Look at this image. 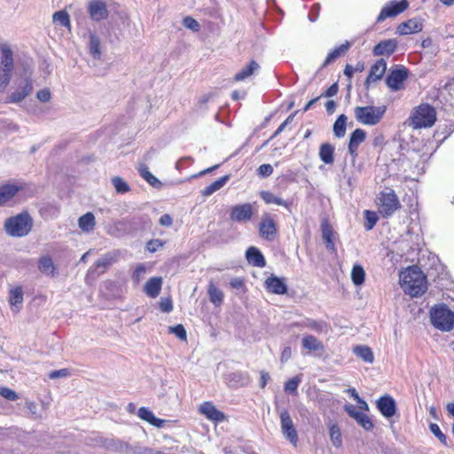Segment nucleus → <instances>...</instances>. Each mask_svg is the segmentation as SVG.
Segmentation results:
<instances>
[{
	"label": "nucleus",
	"mask_w": 454,
	"mask_h": 454,
	"mask_svg": "<svg viewBox=\"0 0 454 454\" xmlns=\"http://www.w3.org/2000/svg\"><path fill=\"white\" fill-rule=\"evenodd\" d=\"M400 286L410 296H421L427 289V278L419 267L411 266L400 273Z\"/></svg>",
	"instance_id": "f257e3e1"
},
{
	"label": "nucleus",
	"mask_w": 454,
	"mask_h": 454,
	"mask_svg": "<svg viewBox=\"0 0 454 454\" xmlns=\"http://www.w3.org/2000/svg\"><path fill=\"white\" fill-rule=\"evenodd\" d=\"M34 224L33 218L27 211L8 217L4 221V231L11 237H26L31 231Z\"/></svg>",
	"instance_id": "f03ea898"
},
{
	"label": "nucleus",
	"mask_w": 454,
	"mask_h": 454,
	"mask_svg": "<svg viewBox=\"0 0 454 454\" xmlns=\"http://www.w3.org/2000/svg\"><path fill=\"white\" fill-rule=\"evenodd\" d=\"M430 320L442 332H450L454 327V313L445 304L435 305L430 309Z\"/></svg>",
	"instance_id": "7ed1b4c3"
},
{
	"label": "nucleus",
	"mask_w": 454,
	"mask_h": 454,
	"mask_svg": "<svg viewBox=\"0 0 454 454\" xmlns=\"http://www.w3.org/2000/svg\"><path fill=\"white\" fill-rule=\"evenodd\" d=\"M436 121V112L429 104H422L414 109L410 117V125L413 129L429 128Z\"/></svg>",
	"instance_id": "20e7f679"
},
{
	"label": "nucleus",
	"mask_w": 454,
	"mask_h": 454,
	"mask_svg": "<svg viewBox=\"0 0 454 454\" xmlns=\"http://www.w3.org/2000/svg\"><path fill=\"white\" fill-rule=\"evenodd\" d=\"M386 111V106H356L354 109L356 121L361 124L369 126H374L380 123Z\"/></svg>",
	"instance_id": "39448f33"
},
{
	"label": "nucleus",
	"mask_w": 454,
	"mask_h": 454,
	"mask_svg": "<svg viewBox=\"0 0 454 454\" xmlns=\"http://www.w3.org/2000/svg\"><path fill=\"white\" fill-rule=\"evenodd\" d=\"M377 205L380 214L384 218L393 215L401 207L399 199L392 189H387L379 193Z\"/></svg>",
	"instance_id": "423d86ee"
},
{
	"label": "nucleus",
	"mask_w": 454,
	"mask_h": 454,
	"mask_svg": "<svg viewBox=\"0 0 454 454\" xmlns=\"http://www.w3.org/2000/svg\"><path fill=\"white\" fill-rule=\"evenodd\" d=\"M409 7V2L407 0H393L387 2L381 9L380 14L377 17V23H380L388 18H395L397 15L405 12Z\"/></svg>",
	"instance_id": "0eeeda50"
},
{
	"label": "nucleus",
	"mask_w": 454,
	"mask_h": 454,
	"mask_svg": "<svg viewBox=\"0 0 454 454\" xmlns=\"http://www.w3.org/2000/svg\"><path fill=\"white\" fill-rule=\"evenodd\" d=\"M33 80L30 76H26L17 82V87L7 98V103H20L24 100L33 91Z\"/></svg>",
	"instance_id": "6e6552de"
},
{
	"label": "nucleus",
	"mask_w": 454,
	"mask_h": 454,
	"mask_svg": "<svg viewBox=\"0 0 454 454\" xmlns=\"http://www.w3.org/2000/svg\"><path fill=\"white\" fill-rule=\"evenodd\" d=\"M281 432L286 439H287L294 446L297 445L298 434L294 427L293 419L286 409H283L279 412Z\"/></svg>",
	"instance_id": "1a4fd4ad"
},
{
	"label": "nucleus",
	"mask_w": 454,
	"mask_h": 454,
	"mask_svg": "<svg viewBox=\"0 0 454 454\" xmlns=\"http://www.w3.org/2000/svg\"><path fill=\"white\" fill-rule=\"evenodd\" d=\"M259 234L261 238L268 241H273L277 238V223L270 214L264 213L262 215L259 223Z\"/></svg>",
	"instance_id": "9d476101"
},
{
	"label": "nucleus",
	"mask_w": 454,
	"mask_h": 454,
	"mask_svg": "<svg viewBox=\"0 0 454 454\" xmlns=\"http://www.w3.org/2000/svg\"><path fill=\"white\" fill-rule=\"evenodd\" d=\"M408 78V69L403 66H397L391 69L386 78V84L392 91H398L403 88V82Z\"/></svg>",
	"instance_id": "9b49d317"
},
{
	"label": "nucleus",
	"mask_w": 454,
	"mask_h": 454,
	"mask_svg": "<svg viewBox=\"0 0 454 454\" xmlns=\"http://www.w3.org/2000/svg\"><path fill=\"white\" fill-rule=\"evenodd\" d=\"M115 262L116 255L114 254H106L102 258L98 259L92 267L89 269L86 275V280L89 278L95 279L103 274Z\"/></svg>",
	"instance_id": "f8f14e48"
},
{
	"label": "nucleus",
	"mask_w": 454,
	"mask_h": 454,
	"mask_svg": "<svg viewBox=\"0 0 454 454\" xmlns=\"http://www.w3.org/2000/svg\"><path fill=\"white\" fill-rule=\"evenodd\" d=\"M87 11L90 18L94 21H101L108 18L109 12L104 0H90Z\"/></svg>",
	"instance_id": "ddd939ff"
},
{
	"label": "nucleus",
	"mask_w": 454,
	"mask_h": 454,
	"mask_svg": "<svg viewBox=\"0 0 454 454\" xmlns=\"http://www.w3.org/2000/svg\"><path fill=\"white\" fill-rule=\"evenodd\" d=\"M254 215L253 205L250 203L239 204L232 207L230 218L235 222H248Z\"/></svg>",
	"instance_id": "4468645a"
},
{
	"label": "nucleus",
	"mask_w": 454,
	"mask_h": 454,
	"mask_svg": "<svg viewBox=\"0 0 454 454\" xmlns=\"http://www.w3.org/2000/svg\"><path fill=\"white\" fill-rule=\"evenodd\" d=\"M376 406L385 418H391L396 413V403L389 395L380 397L376 402Z\"/></svg>",
	"instance_id": "2eb2a0df"
},
{
	"label": "nucleus",
	"mask_w": 454,
	"mask_h": 454,
	"mask_svg": "<svg viewBox=\"0 0 454 454\" xmlns=\"http://www.w3.org/2000/svg\"><path fill=\"white\" fill-rule=\"evenodd\" d=\"M344 410L347 413L356 420V422L365 430L370 431L373 428V423L364 413L360 412L353 404H346Z\"/></svg>",
	"instance_id": "dca6fc26"
},
{
	"label": "nucleus",
	"mask_w": 454,
	"mask_h": 454,
	"mask_svg": "<svg viewBox=\"0 0 454 454\" xmlns=\"http://www.w3.org/2000/svg\"><path fill=\"white\" fill-rule=\"evenodd\" d=\"M228 386L231 388H239L247 386L250 382V377L247 372H233L225 377Z\"/></svg>",
	"instance_id": "f3484780"
},
{
	"label": "nucleus",
	"mask_w": 454,
	"mask_h": 454,
	"mask_svg": "<svg viewBox=\"0 0 454 454\" xmlns=\"http://www.w3.org/2000/svg\"><path fill=\"white\" fill-rule=\"evenodd\" d=\"M423 29V23L419 19L413 18L402 22L396 28V33L400 35L419 33Z\"/></svg>",
	"instance_id": "a211bd4d"
},
{
	"label": "nucleus",
	"mask_w": 454,
	"mask_h": 454,
	"mask_svg": "<svg viewBox=\"0 0 454 454\" xmlns=\"http://www.w3.org/2000/svg\"><path fill=\"white\" fill-rule=\"evenodd\" d=\"M99 445L114 452H128L129 443L115 438H99Z\"/></svg>",
	"instance_id": "6ab92c4d"
},
{
	"label": "nucleus",
	"mask_w": 454,
	"mask_h": 454,
	"mask_svg": "<svg viewBox=\"0 0 454 454\" xmlns=\"http://www.w3.org/2000/svg\"><path fill=\"white\" fill-rule=\"evenodd\" d=\"M397 48V41L395 39H387L380 41L373 48L374 56L389 57Z\"/></svg>",
	"instance_id": "aec40b11"
},
{
	"label": "nucleus",
	"mask_w": 454,
	"mask_h": 454,
	"mask_svg": "<svg viewBox=\"0 0 454 454\" xmlns=\"http://www.w3.org/2000/svg\"><path fill=\"white\" fill-rule=\"evenodd\" d=\"M200 412L205 415L208 419L215 422H221L225 419L224 413L218 411L210 402L203 403L200 406Z\"/></svg>",
	"instance_id": "412c9836"
},
{
	"label": "nucleus",
	"mask_w": 454,
	"mask_h": 454,
	"mask_svg": "<svg viewBox=\"0 0 454 454\" xmlns=\"http://www.w3.org/2000/svg\"><path fill=\"white\" fill-rule=\"evenodd\" d=\"M265 288L269 293L275 294H284L287 291L284 279L273 275L265 280Z\"/></svg>",
	"instance_id": "4be33fe9"
},
{
	"label": "nucleus",
	"mask_w": 454,
	"mask_h": 454,
	"mask_svg": "<svg viewBox=\"0 0 454 454\" xmlns=\"http://www.w3.org/2000/svg\"><path fill=\"white\" fill-rule=\"evenodd\" d=\"M366 132L362 129H356L351 134L348 142V153L352 156L357 155L358 146L365 140Z\"/></svg>",
	"instance_id": "5701e85b"
},
{
	"label": "nucleus",
	"mask_w": 454,
	"mask_h": 454,
	"mask_svg": "<svg viewBox=\"0 0 454 454\" xmlns=\"http://www.w3.org/2000/svg\"><path fill=\"white\" fill-rule=\"evenodd\" d=\"M387 70V62L383 59H378L371 67L365 83H370L380 80Z\"/></svg>",
	"instance_id": "b1692460"
},
{
	"label": "nucleus",
	"mask_w": 454,
	"mask_h": 454,
	"mask_svg": "<svg viewBox=\"0 0 454 454\" xmlns=\"http://www.w3.org/2000/svg\"><path fill=\"white\" fill-rule=\"evenodd\" d=\"M22 186L14 184H6L0 186V206L9 202L20 190Z\"/></svg>",
	"instance_id": "393cba45"
},
{
	"label": "nucleus",
	"mask_w": 454,
	"mask_h": 454,
	"mask_svg": "<svg viewBox=\"0 0 454 454\" xmlns=\"http://www.w3.org/2000/svg\"><path fill=\"white\" fill-rule=\"evenodd\" d=\"M246 258L249 264L262 268L266 265V261L261 251L255 247H250L246 252Z\"/></svg>",
	"instance_id": "a878e982"
},
{
	"label": "nucleus",
	"mask_w": 454,
	"mask_h": 454,
	"mask_svg": "<svg viewBox=\"0 0 454 454\" xmlns=\"http://www.w3.org/2000/svg\"><path fill=\"white\" fill-rule=\"evenodd\" d=\"M162 278L160 277H154L148 279L144 286V291L147 296L156 298L161 290Z\"/></svg>",
	"instance_id": "bb28decb"
},
{
	"label": "nucleus",
	"mask_w": 454,
	"mask_h": 454,
	"mask_svg": "<svg viewBox=\"0 0 454 454\" xmlns=\"http://www.w3.org/2000/svg\"><path fill=\"white\" fill-rule=\"evenodd\" d=\"M1 51V71L12 72L14 68L12 51L9 46L4 45L2 47Z\"/></svg>",
	"instance_id": "cd10ccee"
},
{
	"label": "nucleus",
	"mask_w": 454,
	"mask_h": 454,
	"mask_svg": "<svg viewBox=\"0 0 454 454\" xmlns=\"http://www.w3.org/2000/svg\"><path fill=\"white\" fill-rule=\"evenodd\" d=\"M137 416L141 419L150 423L151 425L158 428L162 427L165 423L164 419L156 418L153 412L146 407L139 408L137 411Z\"/></svg>",
	"instance_id": "c85d7f7f"
},
{
	"label": "nucleus",
	"mask_w": 454,
	"mask_h": 454,
	"mask_svg": "<svg viewBox=\"0 0 454 454\" xmlns=\"http://www.w3.org/2000/svg\"><path fill=\"white\" fill-rule=\"evenodd\" d=\"M334 146L329 143H324L319 147V158L325 163L332 165L334 162Z\"/></svg>",
	"instance_id": "c756f323"
},
{
	"label": "nucleus",
	"mask_w": 454,
	"mask_h": 454,
	"mask_svg": "<svg viewBox=\"0 0 454 454\" xmlns=\"http://www.w3.org/2000/svg\"><path fill=\"white\" fill-rule=\"evenodd\" d=\"M322 238L328 250L335 251V245L333 242V231L327 221H324L321 224Z\"/></svg>",
	"instance_id": "7c9ffc66"
},
{
	"label": "nucleus",
	"mask_w": 454,
	"mask_h": 454,
	"mask_svg": "<svg viewBox=\"0 0 454 454\" xmlns=\"http://www.w3.org/2000/svg\"><path fill=\"white\" fill-rule=\"evenodd\" d=\"M350 47L349 42L346 41L344 43L340 45L339 47H336L333 51H331L326 59H325L324 63L322 64V68L327 67L330 63L334 61L336 59L343 55L345 52L348 51V50Z\"/></svg>",
	"instance_id": "2f4dec72"
},
{
	"label": "nucleus",
	"mask_w": 454,
	"mask_h": 454,
	"mask_svg": "<svg viewBox=\"0 0 454 454\" xmlns=\"http://www.w3.org/2000/svg\"><path fill=\"white\" fill-rule=\"evenodd\" d=\"M259 68V64L254 60H251L247 67H243L239 72H238L235 74L234 80L236 82L244 81L250 77L254 72L258 71Z\"/></svg>",
	"instance_id": "473e14b6"
},
{
	"label": "nucleus",
	"mask_w": 454,
	"mask_h": 454,
	"mask_svg": "<svg viewBox=\"0 0 454 454\" xmlns=\"http://www.w3.org/2000/svg\"><path fill=\"white\" fill-rule=\"evenodd\" d=\"M302 348L309 351H324V344L313 335H305L301 340Z\"/></svg>",
	"instance_id": "72a5a7b5"
},
{
	"label": "nucleus",
	"mask_w": 454,
	"mask_h": 454,
	"mask_svg": "<svg viewBox=\"0 0 454 454\" xmlns=\"http://www.w3.org/2000/svg\"><path fill=\"white\" fill-rule=\"evenodd\" d=\"M39 270L48 276H54L56 273V267L52 259L48 256H42L38 261Z\"/></svg>",
	"instance_id": "f704fd0d"
},
{
	"label": "nucleus",
	"mask_w": 454,
	"mask_h": 454,
	"mask_svg": "<svg viewBox=\"0 0 454 454\" xmlns=\"http://www.w3.org/2000/svg\"><path fill=\"white\" fill-rule=\"evenodd\" d=\"M353 352L365 363L372 364L374 361L373 352L368 346H356L353 348Z\"/></svg>",
	"instance_id": "c9c22d12"
},
{
	"label": "nucleus",
	"mask_w": 454,
	"mask_h": 454,
	"mask_svg": "<svg viewBox=\"0 0 454 454\" xmlns=\"http://www.w3.org/2000/svg\"><path fill=\"white\" fill-rule=\"evenodd\" d=\"M229 178L230 176L226 175L215 180V182H213L201 191V195L204 197H208L212 195L214 192L220 190L227 183Z\"/></svg>",
	"instance_id": "e433bc0d"
},
{
	"label": "nucleus",
	"mask_w": 454,
	"mask_h": 454,
	"mask_svg": "<svg viewBox=\"0 0 454 454\" xmlns=\"http://www.w3.org/2000/svg\"><path fill=\"white\" fill-rule=\"evenodd\" d=\"M261 198L264 200L266 204H276L279 206H283L286 208H290V203L282 200L279 197L275 196L272 192L269 191H262L260 192Z\"/></svg>",
	"instance_id": "4c0bfd02"
},
{
	"label": "nucleus",
	"mask_w": 454,
	"mask_h": 454,
	"mask_svg": "<svg viewBox=\"0 0 454 454\" xmlns=\"http://www.w3.org/2000/svg\"><path fill=\"white\" fill-rule=\"evenodd\" d=\"M79 227L85 232H90L95 226V216L92 213L89 212L82 215L78 221Z\"/></svg>",
	"instance_id": "58836bf2"
},
{
	"label": "nucleus",
	"mask_w": 454,
	"mask_h": 454,
	"mask_svg": "<svg viewBox=\"0 0 454 454\" xmlns=\"http://www.w3.org/2000/svg\"><path fill=\"white\" fill-rule=\"evenodd\" d=\"M347 116L345 114H340L333 123V134L336 137L341 138L346 134L347 128Z\"/></svg>",
	"instance_id": "ea45409f"
},
{
	"label": "nucleus",
	"mask_w": 454,
	"mask_h": 454,
	"mask_svg": "<svg viewBox=\"0 0 454 454\" xmlns=\"http://www.w3.org/2000/svg\"><path fill=\"white\" fill-rule=\"evenodd\" d=\"M140 176L153 187L158 188L161 185L160 181L156 178L150 171L147 166L142 164L138 168Z\"/></svg>",
	"instance_id": "a19ab883"
},
{
	"label": "nucleus",
	"mask_w": 454,
	"mask_h": 454,
	"mask_svg": "<svg viewBox=\"0 0 454 454\" xmlns=\"http://www.w3.org/2000/svg\"><path fill=\"white\" fill-rule=\"evenodd\" d=\"M9 301L12 307L16 309V311L20 310V306L23 302V290L20 286L11 290Z\"/></svg>",
	"instance_id": "79ce46f5"
},
{
	"label": "nucleus",
	"mask_w": 454,
	"mask_h": 454,
	"mask_svg": "<svg viewBox=\"0 0 454 454\" xmlns=\"http://www.w3.org/2000/svg\"><path fill=\"white\" fill-rule=\"evenodd\" d=\"M208 295H209L210 301L215 306L218 307L223 303V294L213 283H210L208 286Z\"/></svg>",
	"instance_id": "37998d69"
},
{
	"label": "nucleus",
	"mask_w": 454,
	"mask_h": 454,
	"mask_svg": "<svg viewBox=\"0 0 454 454\" xmlns=\"http://www.w3.org/2000/svg\"><path fill=\"white\" fill-rule=\"evenodd\" d=\"M89 49H90V54L93 56L94 59H100V57H101L100 40L95 34L90 35Z\"/></svg>",
	"instance_id": "c03bdc74"
},
{
	"label": "nucleus",
	"mask_w": 454,
	"mask_h": 454,
	"mask_svg": "<svg viewBox=\"0 0 454 454\" xmlns=\"http://www.w3.org/2000/svg\"><path fill=\"white\" fill-rule=\"evenodd\" d=\"M330 439L334 447H340L342 445L341 432L337 424H332L329 427Z\"/></svg>",
	"instance_id": "a18cd8bd"
},
{
	"label": "nucleus",
	"mask_w": 454,
	"mask_h": 454,
	"mask_svg": "<svg viewBox=\"0 0 454 454\" xmlns=\"http://www.w3.org/2000/svg\"><path fill=\"white\" fill-rule=\"evenodd\" d=\"M365 272L361 265L356 264L352 268L351 278L356 286H361L364 282Z\"/></svg>",
	"instance_id": "49530a36"
},
{
	"label": "nucleus",
	"mask_w": 454,
	"mask_h": 454,
	"mask_svg": "<svg viewBox=\"0 0 454 454\" xmlns=\"http://www.w3.org/2000/svg\"><path fill=\"white\" fill-rule=\"evenodd\" d=\"M52 20L54 23L70 28V18L67 12L64 10L56 12L52 16Z\"/></svg>",
	"instance_id": "de8ad7c7"
},
{
	"label": "nucleus",
	"mask_w": 454,
	"mask_h": 454,
	"mask_svg": "<svg viewBox=\"0 0 454 454\" xmlns=\"http://www.w3.org/2000/svg\"><path fill=\"white\" fill-rule=\"evenodd\" d=\"M364 228L366 231L372 230L379 220L377 213L371 210L364 211Z\"/></svg>",
	"instance_id": "09e8293b"
},
{
	"label": "nucleus",
	"mask_w": 454,
	"mask_h": 454,
	"mask_svg": "<svg viewBox=\"0 0 454 454\" xmlns=\"http://www.w3.org/2000/svg\"><path fill=\"white\" fill-rule=\"evenodd\" d=\"M301 381V379L300 376H294V378L290 379L285 383L284 389L286 393L289 394H296L297 393V387Z\"/></svg>",
	"instance_id": "8fccbe9b"
},
{
	"label": "nucleus",
	"mask_w": 454,
	"mask_h": 454,
	"mask_svg": "<svg viewBox=\"0 0 454 454\" xmlns=\"http://www.w3.org/2000/svg\"><path fill=\"white\" fill-rule=\"evenodd\" d=\"M305 326L316 331L317 333H323L327 331V324L323 321L308 319L305 322Z\"/></svg>",
	"instance_id": "3c124183"
},
{
	"label": "nucleus",
	"mask_w": 454,
	"mask_h": 454,
	"mask_svg": "<svg viewBox=\"0 0 454 454\" xmlns=\"http://www.w3.org/2000/svg\"><path fill=\"white\" fill-rule=\"evenodd\" d=\"M112 184L114 187L115 188L116 192L119 193H125L129 191V184L119 176H115L112 179Z\"/></svg>",
	"instance_id": "603ef678"
},
{
	"label": "nucleus",
	"mask_w": 454,
	"mask_h": 454,
	"mask_svg": "<svg viewBox=\"0 0 454 454\" xmlns=\"http://www.w3.org/2000/svg\"><path fill=\"white\" fill-rule=\"evenodd\" d=\"M430 431L432 434L445 446L448 445L447 436L441 431L439 426L435 423L429 425Z\"/></svg>",
	"instance_id": "864d4df0"
},
{
	"label": "nucleus",
	"mask_w": 454,
	"mask_h": 454,
	"mask_svg": "<svg viewBox=\"0 0 454 454\" xmlns=\"http://www.w3.org/2000/svg\"><path fill=\"white\" fill-rule=\"evenodd\" d=\"M168 332L170 333L175 334L181 340H186V338H187L186 330L183 325L179 324L175 326H169Z\"/></svg>",
	"instance_id": "5fc2aeb1"
},
{
	"label": "nucleus",
	"mask_w": 454,
	"mask_h": 454,
	"mask_svg": "<svg viewBox=\"0 0 454 454\" xmlns=\"http://www.w3.org/2000/svg\"><path fill=\"white\" fill-rule=\"evenodd\" d=\"M183 24L185 27L197 32L200 30V24L199 22L193 19L192 17L187 16L183 20Z\"/></svg>",
	"instance_id": "6e6d98bb"
},
{
	"label": "nucleus",
	"mask_w": 454,
	"mask_h": 454,
	"mask_svg": "<svg viewBox=\"0 0 454 454\" xmlns=\"http://www.w3.org/2000/svg\"><path fill=\"white\" fill-rule=\"evenodd\" d=\"M294 115L295 113L290 114L276 129V131L271 136L270 139H273L274 137L278 136L286 129V127L293 121Z\"/></svg>",
	"instance_id": "4d7b16f0"
},
{
	"label": "nucleus",
	"mask_w": 454,
	"mask_h": 454,
	"mask_svg": "<svg viewBox=\"0 0 454 454\" xmlns=\"http://www.w3.org/2000/svg\"><path fill=\"white\" fill-rule=\"evenodd\" d=\"M159 307L162 312L168 313L173 309V303L169 298H161L159 302Z\"/></svg>",
	"instance_id": "13d9d810"
},
{
	"label": "nucleus",
	"mask_w": 454,
	"mask_h": 454,
	"mask_svg": "<svg viewBox=\"0 0 454 454\" xmlns=\"http://www.w3.org/2000/svg\"><path fill=\"white\" fill-rule=\"evenodd\" d=\"M145 273V267L143 264H139L132 274V279L135 283L138 284L143 278Z\"/></svg>",
	"instance_id": "bf43d9fd"
},
{
	"label": "nucleus",
	"mask_w": 454,
	"mask_h": 454,
	"mask_svg": "<svg viewBox=\"0 0 454 454\" xmlns=\"http://www.w3.org/2000/svg\"><path fill=\"white\" fill-rule=\"evenodd\" d=\"M165 244L164 241L160 239H151L146 244V248L149 252L154 253L156 252L160 247H163Z\"/></svg>",
	"instance_id": "052dcab7"
},
{
	"label": "nucleus",
	"mask_w": 454,
	"mask_h": 454,
	"mask_svg": "<svg viewBox=\"0 0 454 454\" xmlns=\"http://www.w3.org/2000/svg\"><path fill=\"white\" fill-rule=\"evenodd\" d=\"M0 395L7 400L15 401L18 399V395L15 391L8 387H1Z\"/></svg>",
	"instance_id": "680f3d73"
},
{
	"label": "nucleus",
	"mask_w": 454,
	"mask_h": 454,
	"mask_svg": "<svg viewBox=\"0 0 454 454\" xmlns=\"http://www.w3.org/2000/svg\"><path fill=\"white\" fill-rule=\"evenodd\" d=\"M68 376H70V372L67 368L52 371L49 373V378L51 380L59 378H67Z\"/></svg>",
	"instance_id": "e2e57ef3"
},
{
	"label": "nucleus",
	"mask_w": 454,
	"mask_h": 454,
	"mask_svg": "<svg viewBox=\"0 0 454 454\" xmlns=\"http://www.w3.org/2000/svg\"><path fill=\"white\" fill-rule=\"evenodd\" d=\"M36 98L39 101L46 103L51 100V94L49 89H43L37 91Z\"/></svg>",
	"instance_id": "0e129e2a"
},
{
	"label": "nucleus",
	"mask_w": 454,
	"mask_h": 454,
	"mask_svg": "<svg viewBox=\"0 0 454 454\" xmlns=\"http://www.w3.org/2000/svg\"><path fill=\"white\" fill-rule=\"evenodd\" d=\"M272 172L273 168L270 164H262L257 169V174L262 177L270 176Z\"/></svg>",
	"instance_id": "69168bd1"
},
{
	"label": "nucleus",
	"mask_w": 454,
	"mask_h": 454,
	"mask_svg": "<svg viewBox=\"0 0 454 454\" xmlns=\"http://www.w3.org/2000/svg\"><path fill=\"white\" fill-rule=\"evenodd\" d=\"M128 451L129 454H152V449L140 446L131 447L129 445Z\"/></svg>",
	"instance_id": "338daca9"
},
{
	"label": "nucleus",
	"mask_w": 454,
	"mask_h": 454,
	"mask_svg": "<svg viewBox=\"0 0 454 454\" xmlns=\"http://www.w3.org/2000/svg\"><path fill=\"white\" fill-rule=\"evenodd\" d=\"M12 72H2L0 74V90H4L9 84Z\"/></svg>",
	"instance_id": "774afa93"
}]
</instances>
